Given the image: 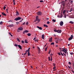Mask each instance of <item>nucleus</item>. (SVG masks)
<instances>
[{"label":"nucleus","instance_id":"1","mask_svg":"<svg viewBox=\"0 0 74 74\" xmlns=\"http://www.w3.org/2000/svg\"><path fill=\"white\" fill-rule=\"evenodd\" d=\"M54 31L55 32H57L58 33H61V32H62V30L60 29L56 30V29H54Z\"/></svg>","mask_w":74,"mask_h":74},{"label":"nucleus","instance_id":"2","mask_svg":"<svg viewBox=\"0 0 74 74\" xmlns=\"http://www.w3.org/2000/svg\"><path fill=\"white\" fill-rule=\"evenodd\" d=\"M36 14L37 15H40V16H41V15H42V12L41 11H38L37 12Z\"/></svg>","mask_w":74,"mask_h":74},{"label":"nucleus","instance_id":"3","mask_svg":"<svg viewBox=\"0 0 74 74\" xmlns=\"http://www.w3.org/2000/svg\"><path fill=\"white\" fill-rule=\"evenodd\" d=\"M21 18L20 17H18L17 18H16L14 19V20L17 21H18V20H21Z\"/></svg>","mask_w":74,"mask_h":74},{"label":"nucleus","instance_id":"4","mask_svg":"<svg viewBox=\"0 0 74 74\" xmlns=\"http://www.w3.org/2000/svg\"><path fill=\"white\" fill-rule=\"evenodd\" d=\"M61 4L63 5V7H65V5H66L65 2L64 1H62Z\"/></svg>","mask_w":74,"mask_h":74},{"label":"nucleus","instance_id":"5","mask_svg":"<svg viewBox=\"0 0 74 74\" xmlns=\"http://www.w3.org/2000/svg\"><path fill=\"white\" fill-rule=\"evenodd\" d=\"M73 35H71V37H70L69 39L68 40L69 41H70V40H72L73 38Z\"/></svg>","mask_w":74,"mask_h":74},{"label":"nucleus","instance_id":"6","mask_svg":"<svg viewBox=\"0 0 74 74\" xmlns=\"http://www.w3.org/2000/svg\"><path fill=\"white\" fill-rule=\"evenodd\" d=\"M30 48H29L28 49V52L27 53H28V56H30V51H29V50H30Z\"/></svg>","mask_w":74,"mask_h":74},{"label":"nucleus","instance_id":"7","mask_svg":"<svg viewBox=\"0 0 74 74\" xmlns=\"http://www.w3.org/2000/svg\"><path fill=\"white\" fill-rule=\"evenodd\" d=\"M29 32V31L25 30L23 32V34H25V33H28Z\"/></svg>","mask_w":74,"mask_h":74},{"label":"nucleus","instance_id":"8","mask_svg":"<svg viewBox=\"0 0 74 74\" xmlns=\"http://www.w3.org/2000/svg\"><path fill=\"white\" fill-rule=\"evenodd\" d=\"M18 30H23V28L22 27H20L18 28Z\"/></svg>","mask_w":74,"mask_h":74},{"label":"nucleus","instance_id":"9","mask_svg":"<svg viewBox=\"0 0 74 74\" xmlns=\"http://www.w3.org/2000/svg\"><path fill=\"white\" fill-rule=\"evenodd\" d=\"M36 19V21H38V22H37V23H39V22H40V20H41V19H39V18H37V19Z\"/></svg>","mask_w":74,"mask_h":74},{"label":"nucleus","instance_id":"10","mask_svg":"<svg viewBox=\"0 0 74 74\" xmlns=\"http://www.w3.org/2000/svg\"><path fill=\"white\" fill-rule=\"evenodd\" d=\"M63 22L62 21H61L60 23V26H63Z\"/></svg>","mask_w":74,"mask_h":74},{"label":"nucleus","instance_id":"11","mask_svg":"<svg viewBox=\"0 0 74 74\" xmlns=\"http://www.w3.org/2000/svg\"><path fill=\"white\" fill-rule=\"evenodd\" d=\"M37 28H38V29H39L40 30H42V28L41 27H39L38 26H37Z\"/></svg>","mask_w":74,"mask_h":74},{"label":"nucleus","instance_id":"12","mask_svg":"<svg viewBox=\"0 0 74 74\" xmlns=\"http://www.w3.org/2000/svg\"><path fill=\"white\" fill-rule=\"evenodd\" d=\"M42 39L44 40L45 38V37L44 36V34H43L42 36Z\"/></svg>","mask_w":74,"mask_h":74},{"label":"nucleus","instance_id":"13","mask_svg":"<svg viewBox=\"0 0 74 74\" xmlns=\"http://www.w3.org/2000/svg\"><path fill=\"white\" fill-rule=\"evenodd\" d=\"M18 15H19V12L17 11L16 12V16H18Z\"/></svg>","mask_w":74,"mask_h":74},{"label":"nucleus","instance_id":"14","mask_svg":"<svg viewBox=\"0 0 74 74\" xmlns=\"http://www.w3.org/2000/svg\"><path fill=\"white\" fill-rule=\"evenodd\" d=\"M18 47L20 49H22V47L20 45H18Z\"/></svg>","mask_w":74,"mask_h":74},{"label":"nucleus","instance_id":"15","mask_svg":"<svg viewBox=\"0 0 74 74\" xmlns=\"http://www.w3.org/2000/svg\"><path fill=\"white\" fill-rule=\"evenodd\" d=\"M52 41V38L51 37L49 39V41L50 42V41Z\"/></svg>","mask_w":74,"mask_h":74},{"label":"nucleus","instance_id":"16","mask_svg":"<svg viewBox=\"0 0 74 74\" xmlns=\"http://www.w3.org/2000/svg\"><path fill=\"white\" fill-rule=\"evenodd\" d=\"M8 27H13V24L9 25Z\"/></svg>","mask_w":74,"mask_h":74},{"label":"nucleus","instance_id":"17","mask_svg":"<svg viewBox=\"0 0 74 74\" xmlns=\"http://www.w3.org/2000/svg\"><path fill=\"white\" fill-rule=\"evenodd\" d=\"M2 14L3 15H4V16H6V14H5V13H4V12H2Z\"/></svg>","mask_w":74,"mask_h":74},{"label":"nucleus","instance_id":"18","mask_svg":"<svg viewBox=\"0 0 74 74\" xmlns=\"http://www.w3.org/2000/svg\"><path fill=\"white\" fill-rule=\"evenodd\" d=\"M27 39L25 40V43H28V42H27Z\"/></svg>","mask_w":74,"mask_h":74},{"label":"nucleus","instance_id":"19","mask_svg":"<svg viewBox=\"0 0 74 74\" xmlns=\"http://www.w3.org/2000/svg\"><path fill=\"white\" fill-rule=\"evenodd\" d=\"M44 27H48V26L47 25H46L45 24H44Z\"/></svg>","mask_w":74,"mask_h":74},{"label":"nucleus","instance_id":"20","mask_svg":"<svg viewBox=\"0 0 74 74\" xmlns=\"http://www.w3.org/2000/svg\"><path fill=\"white\" fill-rule=\"evenodd\" d=\"M61 51H62L63 52H65V53H67V52H66V51H65V50H61Z\"/></svg>","mask_w":74,"mask_h":74},{"label":"nucleus","instance_id":"21","mask_svg":"<svg viewBox=\"0 0 74 74\" xmlns=\"http://www.w3.org/2000/svg\"><path fill=\"white\" fill-rule=\"evenodd\" d=\"M69 23H71V24H74V22H73V21H70L69 22Z\"/></svg>","mask_w":74,"mask_h":74},{"label":"nucleus","instance_id":"22","mask_svg":"<svg viewBox=\"0 0 74 74\" xmlns=\"http://www.w3.org/2000/svg\"><path fill=\"white\" fill-rule=\"evenodd\" d=\"M27 36H31V34L29 33L27 34Z\"/></svg>","mask_w":74,"mask_h":74},{"label":"nucleus","instance_id":"23","mask_svg":"<svg viewBox=\"0 0 74 74\" xmlns=\"http://www.w3.org/2000/svg\"><path fill=\"white\" fill-rule=\"evenodd\" d=\"M54 44H55V43L53 42H52L51 44V45H54Z\"/></svg>","mask_w":74,"mask_h":74},{"label":"nucleus","instance_id":"24","mask_svg":"<svg viewBox=\"0 0 74 74\" xmlns=\"http://www.w3.org/2000/svg\"><path fill=\"white\" fill-rule=\"evenodd\" d=\"M36 19L37 20V19H38V16H37L36 17Z\"/></svg>","mask_w":74,"mask_h":74},{"label":"nucleus","instance_id":"25","mask_svg":"<svg viewBox=\"0 0 74 74\" xmlns=\"http://www.w3.org/2000/svg\"><path fill=\"white\" fill-rule=\"evenodd\" d=\"M64 71H61V73L62 74H63V73H64Z\"/></svg>","mask_w":74,"mask_h":74},{"label":"nucleus","instance_id":"26","mask_svg":"<svg viewBox=\"0 0 74 74\" xmlns=\"http://www.w3.org/2000/svg\"><path fill=\"white\" fill-rule=\"evenodd\" d=\"M65 12H66V10H64L63 12V14H64H64H65Z\"/></svg>","mask_w":74,"mask_h":74},{"label":"nucleus","instance_id":"27","mask_svg":"<svg viewBox=\"0 0 74 74\" xmlns=\"http://www.w3.org/2000/svg\"><path fill=\"white\" fill-rule=\"evenodd\" d=\"M53 22H56V20L55 19H53L52 20Z\"/></svg>","mask_w":74,"mask_h":74},{"label":"nucleus","instance_id":"28","mask_svg":"<svg viewBox=\"0 0 74 74\" xmlns=\"http://www.w3.org/2000/svg\"><path fill=\"white\" fill-rule=\"evenodd\" d=\"M56 42L57 44H58V40H56Z\"/></svg>","mask_w":74,"mask_h":74},{"label":"nucleus","instance_id":"29","mask_svg":"<svg viewBox=\"0 0 74 74\" xmlns=\"http://www.w3.org/2000/svg\"><path fill=\"white\" fill-rule=\"evenodd\" d=\"M14 46H15V47H17V46H18V45H17V44H14Z\"/></svg>","mask_w":74,"mask_h":74},{"label":"nucleus","instance_id":"30","mask_svg":"<svg viewBox=\"0 0 74 74\" xmlns=\"http://www.w3.org/2000/svg\"><path fill=\"white\" fill-rule=\"evenodd\" d=\"M34 41H35V42H38V40L36 39V40H35Z\"/></svg>","mask_w":74,"mask_h":74},{"label":"nucleus","instance_id":"31","mask_svg":"<svg viewBox=\"0 0 74 74\" xmlns=\"http://www.w3.org/2000/svg\"><path fill=\"white\" fill-rule=\"evenodd\" d=\"M58 55H60H60H61V54H60V52H59L58 53Z\"/></svg>","mask_w":74,"mask_h":74},{"label":"nucleus","instance_id":"32","mask_svg":"<svg viewBox=\"0 0 74 74\" xmlns=\"http://www.w3.org/2000/svg\"><path fill=\"white\" fill-rule=\"evenodd\" d=\"M8 22H13V21L12 20H10L8 21Z\"/></svg>","mask_w":74,"mask_h":74},{"label":"nucleus","instance_id":"33","mask_svg":"<svg viewBox=\"0 0 74 74\" xmlns=\"http://www.w3.org/2000/svg\"><path fill=\"white\" fill-rule=\"evenodd\" d=\"M22 43L23 44H25V42H24V41L22 40Z\"/></svg>","mask_w":74,"mask_h":74},{"label":"nucleus","instance_id":"34","mask_svg":"<svg viewBox=\"0 0 74 74\" xmlns=\"http://www.w3.org/2000/svg\"><path fill=\"white\" fill-rule=\"evenodd\" d=\"M0 25H3V22L1 21L0 23Z\"/></svg>","mask_w":74,"mask_h":74},{"label":"nucleus","instance_id":"35","mask_svg":"<svg viewBox=\"0 0 74 74\" xmlns=\"http://www.w3.org/2000/svg\"><path fill=\"white\" fill-rule=\"evenodd\" d=\"M17 41H18V42H20V40H19V38H17Z\"/></svg>","mask_w":74,"mask_h":74},{"label":"nucleus","instance_id":"36","mask_svg":"<svg viewBox=\"0 0 74 74\" xmlns=\"http://www.w3.org/2000/svg\"><path fill=\"white\" fill-rule=\"evenodd\" d=\"M3 8H3L4 10H5V8H6V7L4 6Z\"/></svg>","mask_w":74,"mask_h":74},{"label":"nucleus","instance_id":"37","mask_svg":"<svg viewBox=\"0 0 74 74\" xmlns=\"http://www.w3.org/2000/svg\"><path fill=\"white\" fill-rule=\"evenodd\" d=\"M9 34H10V35L11 36V37H12V34H11V33H9Z\"/></svg>","mask_w":74,"mask_h":74},{"label":"nucleus","instance_id":"38","mask_svg":"<svg viewBox=\"0 0 74 74\" xmlns=\"http://www.w3.org/2000/svg\"><path fill=\"white\" fill-rule=\"evenodd\" d=\"M37 48H38V49L39 50V51H41V50H40V48L39 47H37Z\"/></svg>","mask_w":74,"mask_h":74},{"label":"nucleus","instance_id":"39","mask_svg":"<svg viewBox=\"0 0 74 74\" xmlns=\"http://www.w3.org/2000/svg\"><path fill=\"white\" fill-rule=\"evenodd\" d=\"M47 24H49V23H50V22H49V21H47Z\"/></svg>","mask_w":74,"mask_h":74},{"label":"nucleus","instance_id":"40","mask_svg":"<svg viewBox=\"0 0 74 74\" xmlns=\"http://www.w3.org/2000/svg\"><path fill=\"white\" fill-rule=\"evenodd\" d=\"M40 3H42L44 2V1H42V0H41L40 1Z\"/></svg>","mask_w":74,"mask_h":74},{"label":"nucleus","instance_id":"41","mask_svg":"<svg viewBox=\"0 0 74 74\" xmlns=\"http://www.w3.org/2000/svg\"><path fill=\"white\" fill-rule=\"evenodd\" d=\"M55 64H55V63H53V66H54V67H56L55 66Z\"/></svg>","mask_w":74,"mask_h":74},{"label":"nucleus","instance_id":"42","mask_svg":"<svg viewBox=\"0 0 74 74\" xmlns=\"http://www.w3.org/2000/svg\"><path fill=\"white\" fill-rule=\"evenodd\" d=\"M28 52H29V51L28 50H27L25 51V52H26V53H27Z\"/></svg>","mask_w":74,"mask_h":74},{"label":"nucleus","instance_id":"43","mask_svg":"<svg viewBox=\"0 0 74 74\" xmlns=\"http://www.w3.org/2000/svg\"><path fill=\"white\" fill-rule=\"evenodd\" d=\"M41 50H39L38 51V53H41Z\"/></svg>","mask_w":74,"mask_h":74},{"label":"nucleus","instance_id":"44","mask_svg":"<svg viewBox=\"0 0 74 74\" xmlns=\"http://www.w3.org/2000/svg\"><path fill=\"white\" fill-rule=\"evenodd\" d=\"M53 70H54V69H56V66H54V67H53Z\"/></svg>","mask_w":74,"mask_h":74},{"label":"nucleus","instance_id":"45","mask_svg":"<svg viewBox=\"0 0 74 74\" xmlns=\"http://www.w3.org/2000/svg\"><path fill=\"white\" fill-rule=\"evenodd\" d=\"M47 48H46L45 49V51H47Z\"/></svg>","mask_w":74,"mask_h":74},{"label":"nucleus","instance_id":"46","mask_svg":"<svg viewBox=\"0 0 74 74\" xmlns=\"http://www.w3.org/2000/svg\"><path fill=\"white\" fill-rule=\"evenodd\" d=\"M48 59H49V61H50V57H49V58H48Z\"/></svg>","mask_w":74,"mask_h":74},{"label":"nucleus","instance_id":"47","mask_svg":"<svg viewBox=\"0 0 74 74\" xmlns=\"http://www.w3.org/2000/svg\"><path fill=\"white\" fill-rule=\"evenodd\" d=\"M8 9H6V12H7V13H8Z\"/></svg>","mask_w":74,"mask_h":74},{"label":"nucleus","instance_id":"48","mask_svg":"<svg viewBox=\"0 0 74 74\" xmlns=\"http://www.w3.org/2000/svg\"><path fill=\"white\" fill-rule=\"evenodd\" d=\"M28 24H29V23H28V22H27V23H26V25H27Z\"/></svg>","mask_w":74,"mask_h":74},{"label":"nucleus","instance_id":"49","mask_svg":"<svg viewBox=\"0 0 74 74\" xmlns=\"http://www.w3.org/2000/svg\"><path fill=\"white\" fill-rule=\"evenodd\" d=\"M51 61H52V56H51Z\"/></svg>","mask_w":74,"mask_h":74},{"label":"nucleus","instance_id":"50","mask_svg":"<svg viewBox=\"0 0 74 74\" xmlns=\"http://www.w3.org/2000/svg\"><path fill=\"white\" fill-rule=\"evenodd\" d=\"M70 54L71 55H73V53H70Z\"/></svg>","mask_w":74,"mask_h":74},{"label":"nucleus","instance_id":"51","mask_svg":"<svg viewBox=\"0 0 74 74\" xmlns=\"http://www.w3.org/2000/svg\"><path fill=\"white\" fill-rule=\"evenodd\" d=\"M60 51H62V48H60Z\"/></svg>","mask_w":74,"mask_h":74},{"label":"nucleus","instance_id":"52","mask_svg":"<svg viewBox=\"0 0 74 74\" xmlns=\"http://www.w3.org/2000/svg\"><path fill=\"white\" fill-rule=\"evenodd\" d=\"M64 18H66V15H64Z\"/></svg>","mask_w":74,"mask_h":74},{"label":"nucleus","instance_id":"53","mask_svg":"<svg viewBox=\"0 0 74 74\" xmlns=\"http://www.w3.org/2000/svg\"><path fill=\"white\" fill-rule=\"evenodd\" d=\"M69 64H70V65H71V62H69Z\"/></svg>","mask_w":74,"mask_h":74},{"label":"nucleus","instance_id":"54","mask_svg":"<svg viewBox=\"0 0 74 74\" xmlns=\"http://www.w3.org/2000/svg\"><path fill=\"white\" fill-rule=\"evenodd\" d=\"M60 53H61V55L62 54V51H61V50L60 51Z\"/></svg>","mask_w":74,"mask_h":74},{"label":"nucleus","instance_id":"55","mask_svg":"<svg viewBox=\"0 0 74 74\" xmlns=\"http://www.w3.org/2000/svg\"><path fill=\"white\" fill-rule=\"evenodd\" d=\"M25 22H24V23H23V25H25Z\"/></svg>","mask_w":74,"mask_h":74},{"label":"nucleus","instance_id":"56","mask_svg":"<svg viewBox=\"0 0 74 74\" xmlns=\"http://www.w3.org/2000/svg\"><path fill=\"white\" fill-rule=\"evenodd\" d=\"M73 2V1H71V2L70 3H71V4H72V3Z\"/></svg>","mask_w":74,"mask_h":74},{"label":"nucleus","instance_id":"57","mask_svg":"<svg viewBox=\"0 0 74 74\" xmlns=\"http://www.w3.org/2000/svg\"><path fill=\"white\" fill-rule=\"evenodd\" d=\"M63 54L64 55V56H66V55L64 53H63Z\"/></svg>","mask_w":74,"mask_h":74},{"label":"nucleus","instance_id":"58","mask_svg":"<svg viewBox=\"0 0 74 74\" xmlns=\"http://www.w3.org/2000/svg\"><path fill=\"white\" fill-rule=\"evenodd\" d=\"M64 50H65V52H67V49H65Z\"/></svg>","mask_w":74,"mask_h":74},{"label":"nucleus","instance_id":"59","mask_svg":"<svg viewBox=\"0 0 74 74\" xmlns=\"http://www.w3.org/2000/svg\"><path fill=\"white\" fill-rule=\"evenodd\" d=\"M36 21H37V20H36V19L34 21V22H36Z\"/></svg>","mask_w":74,"mask_h":74},{"label":"nucleus","instance_id":"60","mask_svg":"<svg viewBox=\"0 0 74 74\" xmlns=\"http://www.w3.org/2000/svg\"><path fill=\"white\" fill-rule=\"evenodd\" d=\"M14 5H15V2H13Z\"/></svg>","mask_w":74,"mask_h":74},{"label":"nucleus","instance_id":"61","mask_svg":"<svg viewBox=\"0 0 74 74\" xmlns=\"http://www.w3.org/2000/svg\"><path fill=\"white\" fill-rule=\"evenodd\" d=\"M62 50H65V49L64 48H62Z\"/></svg>","mask_w":74,"mask_h":74},{"label":"nucleus","instance_id":"62","mask_svg":"<svg viewBox=\"0 0 74 74\" xmlns=\"http://www.w3.org/2000/svg\"><path fill=\"white\" fill-rule=\"evenodd\" d=\"M15 0H13V2H15Z\"/></svg>","mask_w":74,"mask_h":74},{"label":"nucleus","instance_id":"63","mask_svg":"<svg viewBox=\"0 0 74 74\" xmlns=\"http://www.w3.org/2000/svg\"><path fill=\"white\" fill-rule=\"evenodd\" d=\"M47 20H49V18H47Z\"/></svg>","mask_w":74,"mask_h":74},{"label":"nucleus","instance_id":"64","mask_svg":"<svg viewBox=\"0 0 74 74\" xmlns=\"http://www.w3.org/2000/svg\"><path fill=\"white\" fill-rule=\"evenodd\" d=\"M68 67H69V69H71L70 67V66H68Z\"/></svg>","mask_w":74,"mask_h":74}]
</instances>
